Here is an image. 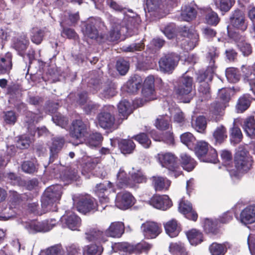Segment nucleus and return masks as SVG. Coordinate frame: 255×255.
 I'll use <instances>...</instances> for the list:
<instances>
[{"label":"nucleus","instance_id":"obj_20","mask_svg":"<svg viewBox=\"0 0 255 255\" xmlns=\"http://www.w3.org/2000/svg\"><path fill=\"white\" fill-rule=\"evenodd\" d=\"M77 168L72 166L65 167L60 173V179L66 184L78 181L80 176Z\"/></svg>","mask_w":255,"mask_h":255},{"label":"nucleus","instance_id":"obj_30","mask_svg":"<svg viewBox=\"0 0 255 255\" xmlns=\"http://www.w3.org/2000/svg\"><path fill=\"white\" fill-rule=\"evenodd\" d=\"M146 5L148 12L155 16L162 17L164 13L161 0H146Z\"/></svg>","mask_w":255,"mask_h":255},{"label":"nucleus","instance_id":"obj_31","mask_svg":"<svg viewBox=\"0 0 255 255\" xmlns=\"http://www.w3.org/2000/svg\"><path fill=\"white\" fill-rule=\"evenodd\" d=\"M233 38L244 55L249 56L252 53V47L251 44L247 42L245 35L237 33L235 34Z\"/></svg>","mask_w":255,"mask_h":255},{"label":"nucleus","instance_id":"obj_54","mask_svg":"<svg viewBox=\"0 0 255 255\" xmlns=\"http://www.w3.org/2000/svg\"><path fill=\"white\" fill-rule=\"evenodd\" d=\"M234 3L231 0H217L215 2L216 7L221 11L223 15L231 9Z\"/></svg>","mask_w":255,"mask_h":255},{"label":"nucleus","instance_id":"obj_58","mask_svg":"<svg viewBox=\"0 0 255 255\" xmlns=\"http://www.w3.org/2000/svg\"><path fill=\"white\" fill-rule=\"evenodd\" d=\"M181 141L189 148L192 149L196 142V138L189 132H185L180 135Z\"/></svg>","mask_w":255,"mask_h":255},{"label":"nucleus","instance_id":"obj_24","mask_svg":"<svg viewBox=\"0 0 255 255\" xmlns=\"http://www.w3.org/2000/svg\"><path fill=\"white\" fill-rule=\"evenodd\" d=\"M154 93V78L153 76H149L145 79L141 93L142 96L146 98L145 100H153Z\"/></svg>","mask_w":255,"mask_h":255},{"label":"nucleus","instance_id":"obj_34","mask_svg":"<svg viewBox=\"0 0 255 255\" xmlns=\"http://www.w3.org/2000/svg\"><path fill=\"white\" fill-rule=\"evenodd\" d=\"M230 248L231 245L228 242L222 244L214 242L209 246V250L211 255H225Z\"/></svg>","mask_w":255,"mask_h":255},{"label":"nucleus","instance_id":"obj_14","mask_svg":"<svg viewBox=\"0 0 255 255\" xmlns=\"http://www.w3.org/2000/svg\"><path fill=\"white\" fill-rule=\"evenodd\" d=\"M9 198L8 202L9 208L13 209L18 208L23 202L32 200V196L29 193L19 194L15 191L10 190Z\"/></svg>","mask_w":255,"mask_h":255},{"label":"nucleus","instance_id":"obj_12","mask_svg":"<svg viewBox=\"0 0 255 255\" xmlns=\"http://www.w3.org/2000/svg\"><path fill=\"white\" fill-rule=\"evenodd\" d=\"M135 201V198L129 192H121L116 195L115 206L120 209L126 210L131 207Z\"/></svg>","mask_w":255,"mask_h":255},{"label":"nucleus","instance_id":"obj_39","mask_svg":"<svg viewBox=\"0 0 255 255\" xmlns=\"http://www.w3.org/2000/svg\"><path fill=\"white\" fill-rule=\"evenodd\" d=\"M12 54L7 52L0 58V75L8 73L12 68Z\"/></svg>","mask_w":255,"mask_h":255},{"label":"nucleus","instance_id":"obj_5","mask_svg":"<svg viewBox=\"0 0 255 255\" xmlns=\"http://www.w3.org/2000/svg\"><path fill=\"white\" fill-rule=\"evenodd\" d=\"M102 24L104 26V22L102 21L100 18L91 17L86 21L83 29L84 37L92 40H94L99 43L104 41V36L100 35L97 29V27H100Z\"/></svg>","mask_w":255,"mask_h":255},{"label":"nucleus","instance_id":"obj_25","mask_svg":"<svg viewBox=\"0 0 255 255\" xmlns=\"http://www.w3.org/2000/svg\"><path fill=\"white\" fill-rule=\"evenodd\" d=\"M26 228L30 234H35L37 232H46L51 229L48 221H44L41 222L38 221L31 222L26 225Z\"/></svg>","mask_w":255,"mask_h":255},{"label":"nucleus","instance_id":"obj_49","mask_svg":"<svg viewBox=\"0 0 255 255\" xmlns=\"http://www.w3.org/2000/svg\"><path fill=\"white\" fill-rule=\"evenodd\" d=\"M103 252L102 246L92 244L84 248L83 254V255H101Z\"/></svg>","mask_w":255,"mask_h":255},{"label":"nucleus","instance_id":"obj_63","mask_svg":"<svg viewBox=\"0 0 255 255\" xmlns=\"http://www.w3.org/2000/svg\"><path fill=\"white\" fill-rule=\"evenodd\" d=\"M129 64L128 61L123 58H119L116 63V68L121 75H125L128 71Z\"/></svg>","mask_w":255,"mask_h":255},{"label":"nucleus","instance_id":"obj_28","mask_svg":"<svg viewBox=\"0 0 255 255\" xmlns=\"http://www.w3.org/2000/svg\"><path fill=\"white\" fill-rule=\"evenodd\" d=\"M202 14L205 23L209 25L216 26L221 20L218 13L210 7L203 9Z\"/></svg>","mask_w":255,"mask_h":255},{"label":"nucleus","instance_id":"obj_56","mask_svg":"<svg viewBox=\"0 0 255 255\" xmlns=\"http://www.w3.org/2000/svg\"><path fill=\"white\" fill-rule=\"evenodd\" d=\"M226 76L230 83H236L240 79L239 70L234 67H229L226 69Z\"/></svg>","mask_w":255,"mask_h":255},{"label":"nucleus","instance_id":"obj_55","mask_svg":"<svg viewBox=\"0 0 255 255\" xmlns=\"http://www.w3.org/2000/svg\"><path fill=\"white\" fill-rule=\"evenodd\" d=\"M64 250L61 245L57 244L42 251L40 255H63Z\"/></svg>","mask_w":255,"mask_h":255},{"label":"nucleus","instance_id":"obj_59","mask_svg":"<svg viewBox=\"0 0 255 255\" xmlns=\"http://www.w3.org/2000/svg\"><path fill=\"white\" fill-rule=\"evenodd\" d=\"M131 183H133V187L136 186V184L146 183L147 178L141 170H137L130 175Z\"/></svg>","mask_w":255,"mask_h":255},{"label":"nucleus","instance_id":"obj_32","mask_svg":"<svg viewBox=\"0 0 255 255\" xmlns=\"http://www.w3.org/2000/svg\"><path fill=\"white\" fill-rule=\"evenodd\" d=\"M238 119H235L233 126L229 129L230 139L234 144H239L243 139V134L240 128L237 125Z\"/></svg>","mask_w":255,"mask_h":255},{"label":"nucleus","instance_id":"obj_22","mask_svg":"<svg viewBox=\"0 0 255 255\" xmlns=\"http://www.w3.org/2000/svg\"><path fill=\"white\" fill-rule=\"evenodd\" d=\"M203 227L206 234L215 236L220 233L221 225L216 218H205Z\"/></svg>","mask_w":255,"mask_h":255},{"label":"nucleus","instance_id":"obj_51","mask_svg":"<svg viewBox=\"0 0 255 255\" xmlns=\"http://www.w3.org/2000/svg\"><path fill=\"white\" fill-rule=\"evenodd\" d=\"M154 125L157 129L160 130H165L170 128H172V125L170 124V120L166 116H159L156 119Z\"/></svg>","mask_w":255,"mask_h":255},{"label":"nucleus","instance_id":"obj_29","mask_svg":"<svg viewBox=\"0 0 255 255\" xmlns=\"http://www.w3.org/2000/svg\"><path fill=\"white\" fill-rule=\"evenodd\" d=\"M241 222L244 224L255 222V205H250L244 209L240 213Z\"/></svg>","mask_w":255,"mask_h":255},{"label":"nucleus","instance_id":"obj_45","mask_svg":"<svg viewBox=\"0 0 255 255\" xmlns=\"http://www.w3.org/2000/svg\"><path fill=\"white\" fill-rule=\"evenodd\" d=\"M181 164L183 169L188 172L192 171L196 166V161L190 156L186 153L180 155Z\"/></svg>","mask_w":255,"mask_h":255},{"label":"nucleus","instance_id":"obj_52","mask_svg":"<svg viewBox=\"0 0 255 255\" xmlns=\"http://www.w3.org/2000/svg\"><path fill=\"white\" fill-rule=\"evenodd\" d=\"M87 136L86 143L91 146L96 147L99 145L103 140L102 134L98 132H93Z\"/></svg>","mask_w":255,"mask_h":255},{"label":"nucleus","instance_id":"obj_48","mask_svg":"<svg viewBox=\"0 0 255 255\" xmlns=\"http://www.w3.org/2000/svg\"><path fill=\"white\" fill-rule=\"evenodd\" d=\"M192 127L198 132L204 133L207 128V121L205 117L199 116L192 123Z\"/></svg>","mask_w":255,"mask_h":255},{"label":"nucleus","instance_id":"obj_33","mask_svg":"<svg viewBox=\"0 0 255 255\" xmlns=\"http://www.w3.org/2000/svg\"><path fill=\"white\" fill-rule=\"evenodd\" d=\"M142 79L137 75L130 77L126 85V91L128 93L135 94L141 87Z\"/></svg>","mask_w":255,"mask_h":255},{"label":"nucleus","instance_id":"obj_7","mask_svg":"<svg viewBox=\"0 0 255 255\" xmlns=\"http://www.w3.org/2000/svg\"><path fill=\"white\" fill-rule=\"evenodd\" d=\"M152 246L146 242L136 244H131L127 242L118 243L115 244L114 248L123 255H130L133 253H141L147 252Z\"/></svg>","mask_w":255,"mask_h":255},{"label":"nucleus","instance_id":"obj_13","mask_svg":"<svg viewBox=\"0 0 255 255\" xmlns=\"http://www.w3.org/2000/svg\"><path fill=\"white\" fill-rule=\"evenodd\" d=\"M141 229L143 235L146 239H154L162 232L161 224L150 221H147L142 224Z\"/></svg>","mask_w":255,"mask_h":255},{"label":"nucleus","instance_id":"obj_53","mask_svg":"<svg viewBox=\"0 0 255 255\" xmlns=\"http://www.w3.org/2000/svg\"><path fill=\"white\" fill-rule=\"evenodd\" d=\"M221 157L223 164L226 167L229 172L230 168L232 167L233 164V155L231 151L228 150H223L221 152Z\"/></svg>","mask_w":255,"mask_h":255},{"label":"nucleus","instance_id":"obj_1","mask_svg":"<svg viewBox=\"0 0 255 255\" xmlns=\"http://www.w3.org/2000/svg\"><path fill=\"white\" fill-rule=\"evenodd\" d=\"M252 157L249 151L244 146H239L235 152L232 168H230L229 173L231 176L237 177L241 173L247 172L252 166Z\"/></svg>","mask_w":255,"mask_h":255},{"label":"nucleus","instance_id":"obj_38","mask_svg":"<svg viewBox=\"0 0 255 255\" xmlns=\"http://www.w3.org/2000/svg\"><path fill=\"white\" fill-rule=\"evenodd\" d=\"M164 227L167 234L170 237H175L178 235L181 231L180 225L175 219H172L164 224Z\"/></svg>","mask_w":255,"mask_h":255},{"label":"nucleus","instance_id":"obj_2","mask_svg":"<svg viewBox=\"0 0 255 255\" xmlns=\"http://www.w3.org/2000/svg\"><path fill=\"white\" fill-rule=\"evenodd\" d=\"M195 88L192 77L188 76H182L176 82L173 88V93L176 98L183 103H189L193 97L191 93Z\"/></svg>","mask_w":255,"mask_h":255},{"label":"nucleus","instance_id":"obj_16","mask_svg":"<svg viewBox=\"0 0 255 255\" xmlns=\"http://www.w3.org/2000/svg\"><path fill=\"white\" fill-rule=\"evenodd\" d=\"M148 202L154 208L162 211H166L172 206L171 200L166 195L154 194Z\"/></svg>","mask_w":255,"mask_h":255},{"label":"nucleus","instance_id":"obj_11","mask_svg":"<svg viewBox=\"0 0 255 255\" xmlns=\"http://www.w3.org/2000/svg\"><path fill=\"white\" fill-rule=\"evenodd\" d=\"M69 134L73 139L81 141L89 134L88 126L82 120H74L70 128Z\"/></svg>","mask_w":255,"mask_h":255},{"label":"nucleus","instance_id":"obj_43","mask_svg":"<svg viewBox=\"0 0 255 255\" xmlns=\"http://www.w3.org/2000/svg\"><path fill=\"white\" fill-rule=\"evenodd\" d=\"M45 32L44 29L38 27H33L30 30L31 41L36 45H39L42 42Z\"/></svg>","mask_w":255,"mask_h":255},{"label":"nucleus","instance_id":"obj_40","mask_svg":"<svg viewBox=\"0 0 255 255\" xmlns=\"http://www.w3.org/2000/svg\"><path fill=\"white\" fill-rule=\"evenodd\" d=\"M251 97L250 94H244L238 99L236 110L238 113H242L246 111L250 106L252 102Z\"/></svg>","mask_w":255,"mask_h":255},{"label":"nucleus","instance_id":"obj_8","mask_svg":"<svg viewBox=\"0 0 255 255\" xmlns=\"http://www.w3.org/2000/svg\"><path fill=\"white\" fill-rule=\"evenodd\" d=\"M77 210L84 214L95 213L99 210L96 200L90 195L80 196L76 203Z\"/></svg>","mask_w":255,"mask_h":255},{"label":"nucleus","instance_id":"obj_23","mask_svg":"<svg viewBox=\"0 0 255 255\" xmlns=\"http://www.w3.org/2000/svg\"><path fill=\"white\" fill-rule=\"evenodd\" d=\"M150 180L152 186L156 191H166L171 185L169 180L160 176H152Z\"/></svg>","mask_w":255,"mask_h":255},{"label":"nucleus","instance_id":"obj_10","mask_svg":"<svg viewBox=\"0 0 255 255\" xmlns=\"http://www.w3.org/2000/svg\"><path fill=\"white\" fill-rule=\"evenodd\" d=\"M179 60L177 54L171 53L162 56L158 61L160 71L165 74H172Z\"/></svg>","mask_w":255,"mask_h":255},{"label":"nucleus","instance_id":"obj_41","mask_svg":"<svg viewBox=\"0 0 255 255\" xmlns=\"http://www.w3.org/2000/svg\"><path fill=\"white\" fill-rule=\"evenodd\" d=\"M186 236L190 243L193 246H196L203 241L202 233L195 229H191L187 232Z\"/></svg>","mask_w":255,"mask_h":255},{"label":"nucleus","instance_id":"obj_36","mask_svg":"<svg viewBox=\"0 0 255 255\" xmlns=\"http://www.w3.org/2000/svg\"><path fill=\"white\" fill-rule=\"evenodd\" d=\"M210 145L209 143L204 141H197L192 149H194L195 153L199 160H204L206 154L209 151Z\"/></svg>","mask_w":255,"mask_h":255},{"label":"nucleus","instance_id":"obj_42","mask_svg":"<svg viewBox=\"0 0 255 255\" xmlns=\"http://www.w3.org/2000/svg\"><path fill=\"white\" fill-rule=\"evenodd\" d=\"M118 147L124 154L131 153L135 148V144L131 139H122L118 142Z\"/></svg>","mask_w":255,"mask_h":255},{"label":"nucleus","instance_id":"obj_9","mask_svg":"<svg viewBox=\"0 0 255 255\" xmlns=\"http://www.w3.org/2000/svg\"><path fill=\"white\" fill-rule=\"evenodd\" d=\"M229 20L230 26L234 29L245 32L248 28V21L246 18L245 14L239 8L232 11Z\"/></svg>","mask_w":255,"mask_h":255},{"label":"nucleus","instance_id":"obj_26","mask_svg":"<svg viewBox=\"0 0 255 255\" xmlns=\"http://www.w3.org/2000/svg\"><path fill=\"white\" fill-rule=\"evenodd\" d=\"M87 238L90 241H97L100 243H104L108 241L106 231L103 232L96 228L89 229L86 232Z\"/></svg>","mask_w":255,"mask_h":255},{"label":"nucleus","instance_id":"obj_50","mask_svg":"<svg viewBox=\"0 0 255 255\" xmlns=\"http://www.w3.org/2000/svg\"><path fill=\"white\" fill-rule=\"evenodd\" d=\"M213 136L216 142L223 143L227 138L226 128L223 125L218 127L214 130Z\"/></svg>","mask_w":255,"mask_h":255},{"label":"nucleus","instance_id":"obj_47","mask_svg":"<svg viewBox=\"0 0 255 255\" xmlns=\"http://www.w3.org/2000/svg\"><path fill=\"white\" fill-rule=\"evenodd\" d=\"M130 104L125 100L120 102L118 105L119 116L122 120L127 119L130 114Z\"/></svg>","mask_w":255,"mask_h":255},{"label":"nucleus","instance_id":"obj_57","mask_svg":"<svg viewBox=\"0 0 255 255\" xmlns=\"http://www.w3.org/2000/svg\"><path fill=\"white\" fill-rule=\"evenodd\" d=\"M60 26L62 29L61 31L62 37L73 40L79 39V35L74 29L66 27L62 23H60Z\"/></svg>","mask_w":255,"mask_h":255},{"label":"nucleus","instance_id":"obj_4","mask_svg":"<svg viewBox=\"0 0 255 255\" xmlns=\"http://www.w3.org/2000/svg\"><path fill=\"white\" fill-rule=\"evenodd\" d=\"M219 55V53L216 47H212L209 49L206 56V59L209 62V65L205 71L199 72L196 79L197 82L202 83L206 82L205 80L207 79L210 81L212 80L213 75L217 67L215 65V62Z\"/></svg>","mask_w":255,"mask_h":255},{"label":"nucleus","instance_id":"obj_18","mask_svg":"<svg viewBox=\"0 0 255 255\" xmlns=\"http://www.w3.org/2000/svg\"><path fill=\"white\" fill-rule=\"evenodd\" d=\"M178 210L188 220L193 222L197 220L198 215L193 209L192 204L188 201L182 199L178 205Z\"/></svg>","mask_w":255,"mask_h":255},{"label":"nucleus","instance_id":"obj_46","mask_svg":"<svg viewBox=\"0 0 255 255\" xmlns=\"http://www.w3.org/2000/svg\"><path fill=\"white\" fill-rule=\"evenodd\" d=\"M131 139L136 141L145 148H149L152 144L151 139L145 132H140L134 135L131 137Z\"/></svg>","mask_w":255,"mask_h":255},{"label":"nucleus","instance_id":"obj_3","mask_svg":"<svg viewBox=\"0 0 255 255\" xmlns=\"http://www.w3.org/2000/svg\"><path fill=\"white\" fill-rule=\"evenodd\" d=\"M62 191L63 187L60 184L51 185L45 189L41 199V207L44 212L52 210L53 205L60 200Z\"/></svg>","mask_w":255,"mask_h":255},{"label":"nucleus","instance_id":"obj_21","mask_svg":"<svg viewBox=\"0 0 255 255\" xmlns=\"http://www.w3.org/2000/svg\"><path fill=\"white\" fill-rule=\"evenodd\" d=\"M30 42L27 35L22 33L14 39L13 48L17 52L19 56L24 57L26 55V50Z\"/></svg>","mask_w":255,"mask_h":255},{"label":"nucleus","instance_id":"obj_37","mask_svg":"<svg viewBox=\"0 0 255 255\" xmlns=\"http://www.w3.org/2000/svg\"><path fill=\"white\" fill-rule=\"evenodd\" d=\"M117 176V186L118 188H123L128 187L133 188V184L131 183L130 177H128L124 170L120 169Z\"/></svg>","mask_w":255,"mask_h":255},{"label":"nucleus","instance_id":"obj_6","mask_svg":"<svg viewBox=\"0 0 255 255\" xmlns=\"http://www.w3.org/2000/svg\"><path fill=\"white\" fill-rule=\"evenodd\" d=\"M115 111L114 106H104L96 117L98 125L104 129L112 128L115 123Z\"/></svg>","mask_w":255,"mask_h":255},{"label":"nucleus","instance_id":"obj_61","mask_svg":"<svg viewBox=\"0 0 255 255\" xmlns=\"http://www.w3.org/2000/svg\"><path fill=\"white\" fill-rule=\"evenodd\" d=\"M230 99V90L229 89L222 88L219 90L217 98L218 101L227 107Z\"/></svg>","mask_w":255,"mask_h":255},{"label":"nucleus","instance_id":"obj_15","mask_svg":"<svg viewBox=\"0 0 255 255\" xmlns=\"http://www.w3.org/2000/svg\"><path fill=\"white\" fill-rule=\"evenodd\" d=\"M157 157L161 166L168 170H175L180 164L177 157L171 152H160Z\"/></svg>","mask_w":255,"mask_h":255},{"label":"nucleus","instance_id":"obj_62","mask_svg":"<svg viewBox=\"0 0 255 255\" xmlns=\"http://www.w3.org/2000/svg\"><path fill=\"white\" fill-rule=\"evenodd\" d=\"M107 189L106 185L104 184L100 183L97 185L96 192L101 202L108 203L109 202V198L105 194V192L107 191Z\"/></svg>","mask_w":255,"mask_h":255},{"label":"nucleus","instance_id":"obj_60","mask_svg":"<svg viewBox=\"0 0 255 255\" xmlns=\"http://www.w3.org/2000/svg\"><path fill=\"white\" fill-rule=\"evenodd\" d=\"M116 93V88L114 84H110L104 87L102 92H101V96L102 98L109 99L115 96Z\"/></svg>","mask_w":255,"mask_h":255},{"label":"nucleus","instance_id":"obj_19","mask_svg":"<svg viewBox=\"0 0 255 255\" xmlns=\"http://www.w3.org/2000/svg\"><path fill=\"white\" fill-rule=\"evenodd\" d=\"M65 143L64 136H56L52 138V143L50 146L49 162H53L58 158V154Z\"/></svg>","mask_w":255,"mask_h":255},{"label":"nucleus","instance_id":"obj_35","mask_svg":"<svg viewBox=\"0 0 255 255\" xmlns=\"http://www.w3.org/2000/svg\"><path fill=\"white\" fill-rule=\"evenodd\" d=\"M197 14L196 5L189 4L182 7L181 18L183 20L190 21L196 17Z\"/></svg>","mask_w":255,"mask_h":255},{"label":"nucleus","instance_id":"obj_27","mask_svg":"<svg viewBox=\"0 0 255 255\" xmlns=\"http://www.w3.org/2000/svg\"><path fill=\"white\" fill-rule=\"evenodd\" d=\"M124 232V224L121 222H114L106 230V235L108 237L120 238Z\"/></svg>","mask_w":255,"mask_h":255},{"label":"nucleus","instance_id":"obj_17","mask_svg":"<svg viewBox=\"0 0 255 255\" xmlns=\"http://www.w3.org/2000/svg\"><path fill=\"white\" fill-rule=\"evenodd\" d=\"M63 226L71 230H77L81 224V218L72 212H66L60 218Z\"/></svg>","mask_w":255,"mask_h":255},{"label":"nucleus","instance_id":"obj_44","mask_svg":"<svg viewBox=\"0 0 255 255\" xmlns=\"http://www.w3.org/2000/svg\"><path fill=\"white\" fill-rule=\"evenodd\" d=\"M121 26L119 23H115L107 35L106 39L110 42L118 41L121 37Z\"/></svg>","mask_w":255,"mask_h":255},{"label":"nucleus","instance_id":"obj_64","mask_svg":"<svg viewBox=\"0 0 255 255\" xmlns=\"http://www.w3.org/2000/svg\"><path fill=\"white\" fill-rule=\"evenodd\" d=\"M101 105L92 101H90L83 107V111L86 115L95 114L100 108Z\"/></svg>","mask_w":255,"mask_h":255}]
</instances>
